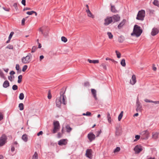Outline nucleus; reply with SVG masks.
I'll list each match as a JSON object with an SVG mask.
<instances>
[{
	"mask_svg": "<svg viewBox=\"0 0 159 159\" xmlns=\"http://www.w3.org/2000/svg\"><path fill=\"white\" fill-rule=\"evenodd\" d=\"M116 55H117V57L118 58H120L121 56V54L120 52H118L117 51H116Z\"/></svg>",
	"mask_w": 159,
	"mask_h": 159,
	"instance_id": "obj_38",
	"label": "nucleus"
},
{
	"mask_svg": "<svg viewBox=\"0 0 159 159\" xmlns=\"http://www.w3.org/2000/svg\"><path fill=\"white\" fill-rule=\"evenodd\" d=\"M121 65L123 67L125 66L126 64L125 62V60L124 59H123L120 62Z\"/></svg>",
	"mask_w": 159,
	"mask_h": 159,
	"instance_id": "obj_31",
	"label": "nucleus"
},
{
	"mask_svg": "<svg viewBox=\"0 0 159 159\" xmlns=\"http://www.w3.org/2000/svg\"><path fill=\"white\" fill-rule=\"evenodd\" d=\"M107 118L108 122L111 123V118L109 112L107 113Z\"/></svg>",
	"mask_w": 159,
	"mask_h": 159,
	"instance_id": "obj_28",
	"label": "nucleus"
},
{
	"mask_svg": "<svg viewBox=\"0 0 159 159\" xmlns=\"http://www.w3.org/2000/svg\"><path fill=\"white\" fill-rule=\"evenodd\" d=\"M143 150V147L140 145L136 146L134 148V150L136 153H138L140 152Z\"/></svg>",
	"mask_w": 159,
	"mask_h": 159,
	"instance_id": "obj_9",
	"label": "nucleus"
},
{
	"mask_svg": "<svg viewBox=\"0 0 159 159\" xmlns=\"http://www.w3.org/2000/svg\"><path fill=\"white\" fill-rule=\"evenodd\" d=\"M152 103H153L155 104H159V101H153L152 100Z\"/></svg>",
	"mask_w": 159,
	"mask_h": 159,
	"instance_id": "obj_60",
	"label": "nucleus"
},
{
	"mask_svg": "<svg viewBox=\"0 0 159 159\" xmlns=\"http://www.w3.org/2000/svg\"><path fill=\"white\" fill-rule=\"evenodd\" d=\"M48 97L49 99H50L52 98L51 95L49 93H48Z\"/></svg>",
	"mask_w": 159,
	"mask_h": 159,
	"instance_id": "obj_61",
	"label": "nucleus"
},
{
	"mask_svg": "<svg viewBox=\"0 0 159 159\" xmlns=\"http://www.w3.org/2000/svg\"><path fill=\"white\" fill-rule=\"evenodd\" d=\"M25 2H26L25 0H22V1H21V3L24 6H25L26 5L25 4Z\"/></svg>",
	"mask_w": 159,
	"mask_h": 159,
	"instance_id": "obj_56",
	"label": "nucleus"
},
{
	"mask_svg": "<svg viewBox=\"0 0 159 159\" xmlns=\"http://www.w3.org/2000/svg\"><path fill=\"white\" fill-rule=\"evenodd\" d=\"M155 65L154 64L153 65L152 69H153V70L155 71L157 70V68L156 67H155Z\"/></svg>",
	"mask_w": 159,
	"mask_h": 159,
	"instance_id": "obj_59",
	"label": "nucleus"
},
{
	"mask_svg": "<svg viewBox=\"0 0 159 159\" xmlns=\"http://www.w3.org/2000/svg\"><path fill=\"white\" fill-rule=\"evenodd\" d=\"M86 155L87 157L89 158H90L91 157V153L90 152V150L88 149L86 150Z\"/></svg>",
	"mask_w": 159,
	"mask_h": 159,
	"instance_id": "obj_23",
	"label": "nucleus"
},
{
	"mask_svg": "<svg viewBox=\"0 0 159 159\" xmlns=\"http://www.w3.org/2000/svg\"><path fill=\"white\" fill-rule=\"evenodd\" d=\"M3 9L5 11H10V8H6L4 7H3Z\"/></svg>",
	"mask_w": 159,
	"mask_h": 159,
	"instance_id": "obj_57",
	"label": "nucleus"
},
{
	"mask_svg": "<svg viewBox=\"0 0 159 159\" xmlns=\"http://www.w3.org/2000/svg\"><path fill=\"white\" fill-rule=\"evenodd\" d=\"M36 47L34 46L33 47L32 50H31V52H34L36 50Z\"/></svg>",
	"mask_w": 159,
	"mask_h": 159,
	"instance_id": "obj_52",
	"label": "nucleus"
},
{
	"mask_svg": "<svg viewBox=\"0 0 159 159\" xmlns=\"http://www.w3.org/2000/svg\"><path fill=\"white\" fill-rule=\"evenodd\" d=\"M140 136L139 135H136L135 136V138L136 139L138 140L139 139Z\"/></svg>",
	"mask_w": 159,
	"mask_h": 159,
	"instance_id": "obj_64",
	"label": "nucleus"
},
{
	"mask_svg": "<svg viewBox=\"0 0 159 159\" xmlns=\"http://www.w3.org/2000/svg\"><path fill=\"white\" fill-rule=\"evenodd\" d=\"M136 110L138 112H141L143 110L142 106L141 103L140 102L139 99L137 98L136 103Z\"/></svg>",
	"mask_w": 159,
	"mask_h": 159,
	"instance_id": "obj_5",
	"label": "nucleus"
},
{
	"mask_svg": "<svg viewBox=\"0 0 159 159\" xmlns=\"http://www.w3.org/2000/svg\"><path fill=\"white\" fill-rule=\"evenodd\" d=\"M66 131L68 133H70L72 129L69 125H67L66 126Z\"/></svg>",
	"mask_w": 159,
	"mask_h": 159,
	"instance_id": "obj_25",
	"label": "nucleus"
},
{
	"mask_svg": "<svg viewBox=\"0 0 159 159\" xmlns=\"http://www.w3.org/2000/svg\"><path fill=\"white\" fill-rule=\"evenodd\" d=\"M7 48H9V49H12L13 48V46L12 45H9L7 47Z\"/></svg>",
	"mask_w": 159,
	"mask_h": 159,
	"instance_id": "obj_49",
	"label": "nucleus"
},
{
	"mask_svg": "<svg viewBox=\"0 0 159 159\" xmlns=\"http://www.w3.org/2000/svg\"><path fill=\"white\" fill-rule=\"evenodd\" d=\"M43 134V132L42 131H40L37 134V135L39 136L40 135H42Z\"/></svg>",
	"mask_w": 159,
	"mask_h": 159,
	"instance_id": "obj_58",
	"label": "nucleus"
},
{
	"mask_svg": "<svg viewBox=\"0 0 159 159\" xmlns=\"http://www.w3.org/2000/svg\"><path fill=\"white\" fill-rule=\"evenodd\" d=\"M9 86V83L8 81L6 80L3 83V87L4 88H7Z\"/></svg>",
	"mask_w": 159,
	"mask_h": 159,
	"instance_id": "obj_20",
	"label": "nucleus"
},
{
	"mask_svg": "<svg viewBox=\"0 0 159 159\" xmlns=\"http://www.w3.org/2000/svg\"><path fill=\"white\" fill-rule=\"evenodd\" d=\"M141 134L144 136L143 138L144 139H147L149 137V133L147 130H146L143 131L141 133Z\"/></svg>",
	"mask_w": 159,
	"mask_h": 159,
	"instance_id": "obj_13",
	"label": "nucleus"
},
{
	"mask_svg": "<svg viewBox=\"0 0 159 159\" xmlns=\"http://www.w3.org/2000/svg\"><path fill=\"white\" fill-rule=\"evenodd\" d=\"M116 135L119 136L120 134V133L118 129H116Z\"/></svg>",
	"mask_w": 159,
	"mask_h": 159,
	"instance_id": "obj_53",
	"label": "nucleus"
},
{
	"mask_svg": "<svg viewBox=\"0 0 159 159\" xmlns=\"http://www.w3.org/2000/svg\"><path fill=\"white\" fill-rule=\"evenodd\" d=\"M19 107L20 111H22L24 109V105L23 103H20L19 105Z\"/></svg>",
	"mask_w": 159,
	"mask_h": 159,
	"instance_id": "obj_30",
	"label": "nucleus"
},
{
	"mask_svg": "<svg viewBox=\"0 0 159 159\" xmlns=\"http://www.w3.org/2000/svg\"><path fill=\"white\" fill-rule=\"evenodd\" d=\"M13 6L15 9L16 11H17L18 10V8L17 6V4L16 3H14L13 4Z\"/></svg>",
	"mask_w": 159,
	"mask_h": 159,
	"instance_id": "obj_39",
	"label": "nucleus"
},
{
	"mask_svg": "<svg viewBox=\"0 0 159 159\" xmlns=\"http://www.w3.org/2000/svg\"><path fill=\"white\" fill-rule=\"evenodd\" d=\"M90 63H94V64H96V63H99V61L98 60H92L89 59H88L87 60Z\"/></svg>",
	"mask_w": 159,
	"mask_h": 159,
	"instance_id": "obj_21",
	"label": "nucleus"
},
{
	"mask_svg": "<svg viewBox=\"0 0 159 159\" xmlns=\"http://www.w3.org/2000/svg\"><path fill=\"white\" fill-rule=\"evenodd\" d=\"M111 17L114 22L119 21L120 19V17L118 14L113 15Z\"/></svg>",
	"mask_w": 159,
	"mask_h": 159,
	"instance_id": "obj_12",
	"label": "nucleus"
},
{
	"mask_svg": "<svg viewBox=\"0 0 159 159\" xmlns=\"http://www.w3.org/2000/svg\"><path fill=\"white\" fill-rule=\"evenodd\" d=\"M120 150V148L119 147H117L115 149L114 152H119Z\"/></svg>",
	"mask_w": 159,
	"mask_h": 159,
	"instance_id": "obj_43",
	"label": "nucleus"
},
{
	"mask_svg": "<svg viewBox=\"0 0 159 159\" xmlns=\"http://www.w3.org/2000/svg\"><path fill=\"white\" fill-rule=\"evenodd\" d=\"M54 128L52 130V133L53 134L56 133L60 129V124L58 121H54L53 123Z\"/></svg>",
	"mask_w": 159,
	"mask_h": 159,
	"instance_id": "obj_7",
	"label": "nucleus"
},
{
	"mask_svg": "<svg viewBox=\"0 0 159 159\" xmlns=\"http://www.w3.org/2000/svg\"><path fill=\"white\" fill-rule=\"evenodd\" d=\"M12 89L14 90H16L18 89V86L16 85H14L12 86Z\"/></svg>",
	"mask_w": 159,
	"mask_h": 159,
	"instance_id": "obj_40",
	"label": "nucleus"
},
{
	"mask_svg": "<svg viewBox=\"0 0 159 159\" xmlns=\"http://www.w3.org/2000/svg\"><path fill=\"white\" fill-rule=\"evenodd\" d=\"M22 139L25 142H26L28 140L27 135L26 134H24L22 137Z\"/></svg>",
	"mask_w": 159,
	"mask_h": 159,
	"instance_id": "obj_22",
	"label": "nucleus"
},
{
	"mask_svg": "<svg viewBox=\"0 0 159 159\" xmlns=\"http://www.w3.org/2000/svg\"><path fill=\"white\" fill-rule=\"evenodd\" d=\"M7 137L5 134H2L0 137V147L3 146L7 142Z\"/></svg>",
	"mask_w": 159,
	"mask_h": 159,
	"instance_id": "obj_8",
	"label": "nucleus"
},
{
	"mask_svg": "<svg viewBox=\"0 0 159 159\" xmlns=\"http://www.w3.org/2000/svg\"><path fill=\"white\" fill-rule=\"evenodd\" d=\"M95 135L93 133H90L88 134V138L89 141L91 142L95 139Z\"/></svg>",
	"mask_w": 159,
	"mask_h": 159,
	"instance_id": "obj_10",
	"label": "nucleus"
},
{
	"mask_svg": "<svg viewBox=\"0 0 159 159\" xmlns=\"http://www.w3.org/2000/svg\"><path fill=\"white\" fill-rule=\"evenodd\" d=\"M112 22H113V20H112V18L111 17H107L105 20L104 24L105 25H107Z\"/></svg>",
	"mask_w": 159,
	"mask_h": 159,
	"instance_id": "obj_11",
	"label": "nucleus"
},
{
	"mask_svg": "<svg viewBox=\"0 0 159 159\" xmlns=\"http://www.w3.org/2000/svg\"><path fill=\"white\" fill-rule=\"evenodd\" d=\"M152 138L156 139L158 138V134L157 133H153L152 134Z\"/></svg>",
	"mask_w": 159,
	"mask_h": 159,
	"instance_id": "obj_26",
	"label": "nucleus"
},
{
	"mask_svg": "<svg viewBox=\"0 0 159 159\" xmlns=\"http://www.w3.org/2000/svg\"><path fill=\"white\" fill-rule=\"evenodd\" d=\"M32 55L30 53H29L25 57H23L21 58V61L23 64H28L31 60Z\"/></svg>",
	"mask_w": 159,
	"mask_h": 159,
	"instance_id": "obj_4",
	"label": "nucleus"
},
{
	"mask_svg": "<svg viewBox=\"0 0 159 159\" xmlns=\"http://www.w3.org/2000/svg\"><path fill=\"white\" fill-rule=\"evenodd\" d=\"M62 134L60 133H58L57 134V137L58 138H60L61 137Z\"/></svg>",
	"mask_w": 159,
	"mask_h": 159,
	"instance_id": "obj_62",
	"label": "nucleus"
},
{
	"mask_svg": "<svg viewBox=\"0 0 159 159\" xmlns=\"http://www.w3.org/2000/svg\"><path fill=\"white\" fill-rule=\"evenodd\" d=\"M144 101L146 102H152V100L146 99L144 100Z\"/></svg>",
	"mask_w": 159,
	"mask_h": 159,
	"instance_id": "obj_54",
	"label": "nucleus"
},
{
	"mask_svg": "<svg viewBox=\"0 0 159 159\" xmlns=\"http://www.w3.org/2000/svg\"><path fill=\"white\" fill-rule=\"evenodd\" d=\"M136 78L135 75H133L132 77L131 80H130V83L132 85L134 84L136 82Z\"/></svg>",
	"mask_w": 159,
	"mask_h": 159,
	"instance_id": "obj_15",
	"label": "nucleus"
},
{
	"mask_svg": "<svg viewBox=\"0 0 159 159\" xmlns=\"http://www.w3.org/2000/svg\"><path fill=\"white\" fill-rule=\"evenodd\" d=\"M39 30L41 32L45 38H47L48 36V32L49 29L46 26H43L39 28Z\"/></svg>",
	"mask_w": 159,
	"mask_h": 159,
	"instance_id": "obj_3",
	"label": "nucleus"
},
{
	"mask_svg": "<svg viewBox=\"0 0 159 159\" xmlns=\"http://www.w3.org/2000/svg\"><path fill=\"white\" fill-rule=\"evenodd\" d=\"M22 76L21 75H20L18 76V83H20L22 81Z\"/></svg>",
	"mask_w": 159,
	"mask_h": 159,
	"instance_id": "obj_34",
	"label": "nucleus"
},
{
	"mask_svg": "<svg viewBox=\"0 0 159 159\" xmlns=\"http://www.w3.org/2000/svg\"><path fill=\"white\" fill-rule=\"evenodd\" d=\"M123 111H122L120 113V114L118 116V120L119 121H120L122 116H123Z\"/></svg>",
	"mask_w": 159,
	"mask_h": 159,
	"instance_id": "obj_32",
	"label": "nucleus"
},
{
	"mask_svg": "<svg viewBox=\"0 0 159 159\" xmlns=\"http://www.w3.org/2000/svg\"><path fill=\"white\" fill-rule=\"evenodd\" d=\"M145 11L144 10L139 11L136 17V19L138 20H143L145 16Z\"/></svg>",
	"mask_w": 159,
	"mask_h": 159,
	"instance_id": "obj_6",
	"label": "nucleus"
},
{
	"mask_svg": "<svg viewBox=\"0 0 159 159\" xmlns=\"http://www.w3.org/2000/svg\"><path fill=\"white\" fill-rule=\"evenodd\" d=\"M34 11H30L27 12L26 14L29 15H31L34 13Z\"/></svg>",
	"mask_w": 159,
	"mask_h": 159,
	"instance_id": "obj_47",
	"label": "nucleus"
},
{
	"mask_svg": "<svg viewBox=\"0 0 159 159\" xmlns=\"http://www.w3.org/2000/svg\"><path fill=\"white\" fill-rule=\"evenodd\" d=\"M124 40V38L123 36H120L118 38V41L120 43H122Z\"/></svg>",
	"mask_w": 159,
	"mask_h": 159,
	"instance_id": "obj_27",
	"label": "nucleus"
},
{
	"mask_svg": "<svg viewBox=\"0 0 159 159\" xmlns=\"http://www.w3.org/2000/svg\"><path fill=\"white\" fill-rule=\"evenodd\" d=\"M103 67V68L105 70H107V67L106 65L104 63H102L100 66Z\"/></svg>",
	"mask_w": 159,
	"mask_h": 159,
	"instance_id": "obj_48",
	"label": "nucleus"
},
{
	"mask_svg": "<svg viewBox=\"0 0 159 159\" xmlns=\"http://www.w3.org/2000/svg\"><path fill=\"white\" fill-rule=\"evenodd\" d=\"M86 12L88 16L91 17L93 18H94V15L92 14L89 9L87 10Z\"/></svg>",
	"mask_w": 159,
	"mask_h": 159,
	"instance_id": "obj_18",
	"label": "nucleus"
},
{
	"mask_svg": "<svg viewBox=\"0 0 159 159\" xmlns=\"http://www.w3.org/2000/svg\"><path fill=\"white\" fill-rule=\"evenodd\" d=\"M65 92V90L64 92L62 91L60 92V97L58 99H57L56 101V105L57 107H60L62 103L64 105H66V104L67 102L66 101V96L64 95Z\"/></svg>",
	"mask_w": 159,
	"mask_h": 159,
	"instance_id": "obj_1",
	"label": "nucleus"
},
{
	"mask_svg": "<svg viewBox=\"0 0 159 159\" xmlns=\"http://www.w3.org/2000/svg\"><path fill=\"white\" fill-rule=\"evenodd\" d=\"M126 21L125 19H123L122 21L119 24L118 26V28L119 29H120L122 26L125 24Z\"/></svg>",
	"mask_w": 159,
	"mask_h": 159,
	"instance_id": "obj_19",
	"label": "nucleus"
},
{
	"mask_svg": "<svg viewBox=\"0 0 159 159\" xmlns=\"http://www.w3.org/2000/svg\"><path fill=\"white\" fill-rule=\"evenodd\" d=\"M0 76L2 78H3L4 80L6 79V77L4 76V74L2 72L0 74Z\"/></svg>",
	"mask_w": 159,
	"mask_h": 159,
	"instance_id": "obj_42",
	"label": "nucleus"
},
{
	"mask_svg": "<svg viewBox=\"0 0 159 159\" xmlns=\"http://www.w3.org/2000/svg\"><path fill=\"white\" fill-rule=\"evenodd\" d=\"M107 34L108 35L109 38L110 39H111L113 38V35L111 32H107Z\"/></svg>",
	"mask_w": 159,
	"mask_h": 159,
	"instance_id": "obj_37",
	"label": "nucleus"
},
{
	"mask_svg": "<svg viewBox=\"0 0 159 159\" xmlns=\"http://www.w3.org/2000/svg\"><path fill=\"white\" fill-rule=\"evenodd\" d=\"M153 3L155 6L159 7V2L157 0H154Z\"/></svg>",
	"mask_w": 159,
	"mask_h": 159,
	"instance_id": "obj_33",
	"label": "nucleus"
},
{
	"mask_svg": "<svg viewBox=\"0 0 159 159\" xmlns=\"http://www.w3.org/2000/svg\"><path fill=\"white\" fill-rule=\"evenodd\" d=\"M91 91L92 93L95 100H97V98L96 96V91L94 89H91Z\"/></svg>",
	"mask_w": 159,
	"mask_h": 159,
	"instance_id": "obj_17",
	"label": "nucleus"
},
{
	"mask_svg": "<svg viewBox=\"0 0 159 159\" xmlns=\"http://www.w3.org/2000/svg\"><path fill=\"white\" fill-rule=\"evenodd\" d=\"M66 139H62L60 140L58 142V144L60 145H66L67 143V142L66 141Z\"/></svg>",
	"mask_w": 159,
	"mask_h": 159,
	"instance_id": "obj_16",
	"label": "nucleus"
},
{
	"mask_svg": "<svg viewBox=\"0 0 159 159\" xmlns=\"http://www.w3.org/2000/svg\"><path fill=\"white\" fill-rule=\"evenodd\" d=\"M159 32V30L156 28H153L151 32V34L152 36H154L158 34Z\"/></svg>",
	"mask_w": 159,
	"mask_h": 159,
	"instance_id": "obj_14",
	"label": "nucleus"
},
{
	"mask_svg": "<svg viewBox=\"0 0 159 159\" xmlns=\"http://www.w3.org/2000/svg\"><path fill=\"white\" fill-rule=\"evenodd\" d=\"M61 40L64 43H66L67 41V39L64 36H62L61 37Z\"/></svg>",
	"mask_w": 159,
	"mask_h": 159,
	"instance_id": "obj_36",
	"label": "nucleus"
},
{
	"mask_svg": "<svg viewBox=\"0 0 159 159\" xmlns=\"http://www.w3.org/2000/svg\"><path fill=\"white\" fill-rule=\"evenodd\" d=\"M85 115H86V116H89L91 115V113L89 111H87L85 113Z\"/></svg>",
	"mask_w": 159,
	"mask_h": 159,
	"instance_id": "obj_55",
	"label": "nucleus"
},
{
	"mask_svg": "<svg viewBox=\"0 0 159 159\" xmlns=\"http://www.w3.org/2000/svg\"><path fill=\"white\" fill-rule=\"evenodd\" d=\"M84 86H85V87L89 86L90 85L89 83L88 82H85L84 83Z\"/></svg>",
	"mask_w": 159,
	"mask_h": 159,
	"instance_id": "obj_51",
	"label": "nucleus"
},
{
	"mask_svg": "<svg viewBox=\"0 0 159 159\" xmlns=\"http://www.w3.org/2000/svg\"><path fill=\"white\" fill-rule=\"evenodd\" d=\"M19 98L20 100H23L24 98V94L23 93H21L20 94Z\"/></svg>",
	"mask_w": 159,
	"mask_h": 159,
	"instance_id": "obj_35",
	"label": "nucleus"
},
{
	"mask_svg": "<svg viewBox=\"0 0 159 159\" xmlns=\"http://www.w3.org/2000/svg\"><path fill=\"white\" fill-rule=\"evenodd\" d=\"M143 32L140 27L137 25H135L133 29V32L131 34V35L135 36L136 37H139Z\"/></svg>",
	"mask_w": 159,
	"mask_h": 159,
	"instance_id": "obj_2",
	"label": "nucleus"
},
{
	"mask_svg": "<svg viewBox=\"0 0 159 159\" xmlns=\"http://www.w3.org/2000/svg\"><path fill=\"white\" fill-rule=\"evenodd\" d=\"M101 130H100L99 131H98L97 132V136L98 137V136L100 134H101Z\"/></svg>",
	"mask_w": 159,
	"mask_h": 159,
	"instance_id": "obj_63",
	"label": "nucleus"
},
{
	"mask_svg": "<svg viewBox=\"0 0 159 159\" xmlns=\"http://www.w3.org/2000/svg\"><path fill=\"white\" fill-rule=\"evenodd\" d=\"M3 119V116L2 113L0 112V121L2 120Z\"/></svg>",
	"mask_w": 159,
	"mask_h": 159,
	"instance_id": "obj_46",
	"label": "nucleus"
},
{
	"mask_svg": "<svg viewBox=\"0 0 159 159\" xmlns=\"http://www.w3.org/2000/svg\"><path fill=\"white\" fill-rule=\"evenodd\" d=\"M148 12H149V14H154L155 11L154 10L149 9Z\"/></svg>",
	"mask_w": 159,
	"mask_h": 159,
	"instance_id": "obj_41",
	"label": "nucleus"
},
{
	"mask_svg": "<svg viewBox=\"0 0 159 159\" xmlns=\"http://www.w3.org/2000/svg\"><path fill=\"white\" fill-rule=\"evenodd\" d=\"M16 70L19 71L20 69V66L19 64H17L16 65Z\"/></svg>",
	"mask_w": 159,
	"mask_h": 159,
	"instance_id": "obj_50",
	"label": "nucleus"
},
{
	"mask_svg": "<svg viewBox=\"0 0 159 159\" xmlns=\"http://www.w3.org/2000/svg\"><path fill=\"white\" fill-rule=\"evenodd\" d=\"M32 159H38V155L37 152H35L33 156Z\"/></svg>",
	"mask_w": 159,
	"mask_h": 159,
	"instance_id": "obj_24",
	"label": "nucleus"
},
{
	"mask_svg": "<svg viewBox=\"0 0 159 159\" xmlns=\"http://www.w3.org/2000/svg\"><path fill=\"white\" fill-rule=\"evenodd\" d=\"M14 34L13 32H11L8 37L9 39H11Z\"/></svg>",
	"mask_w": 159,
	"mask_h": 159,
	"instance_id": "obj_45",
	"label": "nucleus"
},
{
	"mask_svg": "<svg viewBox=\"0 0 159 159\" xmlns=\"http://www.w3.org/2000/svg\"><path fill=\"white\" fill-rule=\"evenodd\" d=\"M111 11L112 12H114V13H116L117 12V11L116 10L114 6H112L111 5Z\"/></svg>",
	"mask_w": 159,
	"mask_h": 159,
	"instance_id": "obj_29",
	"label": "nucleus"
},
{
	"mask_svg": "<svg viewBox=\"0 0 159 159\" xmlns=\"http://www.w3.org/2000/svg\"><path fill=\"white\" fill-rule=\"evenodd\" d=\"M27 68V65H25L23 67L22 71L23 72H25Z\"/></svg>",
	"mask_w": 159,
	"mask_h": 159,
	"instance_id": "obj_44",
	"label": "nucleus"
}]
</instances>
